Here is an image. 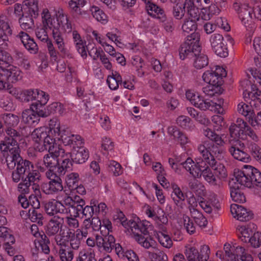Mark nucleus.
I'll list each match as a JSON object with an SVG mask.
<instances>
[{
  "instance_id": "obj_6",
  "label": "nucleus",
  "mask_w": 261,
  "mask_h": 261,
  "mask_svg": "<svg viewBox=\"0 0 261 261\" xmlns=\"http://www.w3.org/2000/svg\"><path fill=\"white\" fill-rule=\"evenodd\" d=\"M7 136H6L4 140L0 143V150L4 156L8 154H13L12 149L18 150V153H20V150L19 147L18 141L21 139L20 134L15 129L6 130Z\"/></svg>"
},
{
  "instance_id": "obj_31",
  "label": "nucleus",
  "mask_w": 261,
  "mask_h": 261,
  "mask_svg": "<svg viewBox=\"0 0 261 261\" xmlns=\"http://www.w3.org/2000/svg\"><path fill=\"white\" fill-rule=\"evenodd\" d=\"M0 118L7 126L6 130L14 129L12 127L17 126L19 122L18 116L11 113L2 114L0 115Z\"/></svg>"
},
{
  "instance_id": "obj_54",
  "label": "nucleus",
  "mask_w": 261,
  "mask_h": 261,
  "mask_svg": "<svg viewBox=\"0 0 261 261\" xmlns=\"http://www.w3.org/2000/svg\"><path fill=\"white\" fill-rule=\"evenodd\" d=\"M103 247V249L105 251L110 252L114 249L115 239L113 235L109 234L104 236Z\"/></svg>"
},
{
  "instance_id": "obj_16",
  "label": "nucleus",
  "mask_w": 261,
  "mask_h": 261,
  "mask_svg": "<svg viewBox=\"0 0 261 261\" xmlns=\"http://www.w3.org/2000/svg\"><path fill=\"white\" fill-rule=\"evenodd\" d=\"M42 192L46 194L58 193L63 190L62 180L59 176H54L48 183H43L41 186Z\"/></svg>"
},
{
  "instance_id": "obj_34",
  "label": "nucleus",
  "mask_w": 261,
  "mask_h": 261,
  "mask_svg": "<svg viewBox=\"0 0 261 261\" xmlns=\"http://www.w3.org/2000/svg\"><path fill=\"white\" fill-rule=\"evenodd\" d=\"M250 8L251 7L247 4H242L241 12L238 14L240 19L246 27L249 24L252 19L251 11H250Z\"/></svg>"
},
{
  "instance_id": "obj_8",
  "label": "nucleus",
  "mask_w": 261,
  "mask_h": 261,
  "mask_svg": "<svg viewBox=\"0 0 261 261\" xmlns=\"http://www.w3.org/2000/svg\"><path fill=\"white\" fill-rule=\"evenodd\" d=\"M229 142L230 145L229 151L235 159L245 163H248L251 161L250 154L245 150L244 143L239 139H230Z\"/></svg>"
},
{
  "instance_id": "obj_18",
  "label": "nucleus",
  "mask_w": 261,
  "mask_h": 261,
  "mask_svg": "<svg viewBox=\"0 0 261 261\" xmlns=\"http://www.w3.org/2000/svg\"><path fill=\"white\" fill-rule=\"evenodd\" d=\"M46 213L49 216H54L58 213L64 214L68 212L61 201L53 200L46 202L44 205Z\"/></svg>"
},
{
  "instance_id": "obj_56",
  "label": "nucleus",
  "mask_w": 261,
  "mask_h": 261,
  "mask_svg": "<svg viewBox=\"0 0 261 261\" xmlns=\"http://www.w3.org/2000/svg\"><path fill=\"white\" fill-rule=\"evenodd\" d=\"M90 222L85 221L84 223L86 228H89L90 226H91L93 230L94 231L99 230L101 229L102 227L101 222L97 217H93L91 219H90Z\"/></svg>"
},
{
  "instance_id": "obj_10",
  "label": "nucleus",
  "mask_w": 261,
  "mask_h": 261,
  "mask_svg": "<svg viewBox=\"0 0 261 261\" xmlns=\"http://www.w3.org/2000/svg\"><path fill=\"white\" fill-rule=\"evenodd\" d=\"M191 103L195 107L202 110L210 109L212 110L215 108L217 113L220 114L225 113L224 101L223 99H218L217 102H214L210 99H189Z\"/></svg>"
},
{
  "instance_id": "obj_62",
  "label": "nucleus",
  "mask_w": 261,
  "mask_h": 261,
  "mask_svg": "<svg viewBox=\"0 0 261 261\" xmlns=\"http://www.w3.org/2000/svg\"><path fill=\"white\" fill-rule=\"evenodd\" d=\"M76 261H97L95 258V254L92 252L81 251Z\"/></svg>"
},
{
  "instance_id": "obj_27",
  "label": "nucleus",
  "mask_w": 261,
  "mask_h": 261,
  "mask_svg": "<svg viewBox=\"0 0 261 261\" xmlns=\"http://www.w3.org/2000/svg\"><path fill=\"white\" fill-rule=\"evenodd\" d=\"M53 146L55 147L54 150H56V151L63 149L59 145L55 143V139L51 138L47 134V137L43 139L42 143L40 145H36L35 149L39 152L43 151L45 150H48V151H49L50 147L51 148Z\"/></svg>"
},
{
  "instance_id": "obj_28",
  "label": "nucleus",
  "mask_w": 261,
  "mask_h": 261,
  "mask_svg": "<svg viewBox=\"0 0 261 261\" xmlns=\"http://www.w3.org/2000/svg\"><path fill=\"white\" fill-rule=\"evenodd\" d=\"M48 99H44V101L38 100L31 105V108L34 109L37 116L42 117H46L50 115L48 106L47 108H44V106L47 103Z\"/></svg>"
},
{
  "instance_id": "obj_64",
  "label": "nucleus",
  "mask_w": 261,
  "mask_h": 261,
  "mask_svg": "<svg viewBox=\"0 0 261 261\" xmlns=\"http://www.w3.org/2000/svg\"><path fill=\"white\" fill-rule=\"evenodd\" d=\"M251 246L254 248H258L261 246V233L256 232L248 240Z\"/></svg>"
},
{
  "instance_id": "obj_12",
  "label": "nucleus",
  "mask_w": 261,
  "mask_h": 261,
  "mask_svg": "<svg viewBox=\"0 0 261 261\" xmlns=\"http://www.w3.org/2000/svg\"><path fill=\"white\" fill-rule=\"evenodd\" d=\"M49 30V28H46L44 24L42 23V28H37L36 30V35L38 39L42 42H46L48 53L52 60L56 61L58 59V55L60 54L59 50H57L51 40L49 38L47 30Z\"/></svg>"
},
{
  "instance_id": "obj_29",
  "label": "nucleus",
  "mask_w": 261,
  "mask_h": 261,
  "mask_svg": "<svg viewBox=\"0 0 261 261\" xmlns=\"http://www.w3.org/2000/svg\"><path fill=\"white\" fill-rule=\"evenodd\" d=\"M229 186L230 189V196L232 199L236 202L244 203L246 201V197L242 192L239 186L235 182L230 181Z\"/></svg>"
},
{
  "instance_id": "obj_5",
  "label": "nucleus",
  "mask_w": 261,
  "mask_h": 261,
  "mask_svg": "<svg viewBox=\"0 0 261 261\" xmlns=\"http://www.w3.org/2000/svg\"><path fill=\"white\" fill-rule=\"evenodd\" d=\"M12 35V30L4 16H0V48H5L8 46L9 37ZM0 61L10 65L13 61L10 54L0 48Z\"/></svg>"
},
{
  "instance_id": "obj_1",
  "label": "nucleus",
  "mask_w": 261,
  "mask_h": 261,
  "mask_svg": "<svg viewBox=\"0 0 261 261\" xmlns=\"http://www.w3.org/2000/svg\"><path fill=\"white\" fill-rule=\"evenodd\" d=\"M42 22L46 28L52 31V36L57 46L62 57L69 56V53L66 46L64 34L61 32L63 30L65 33H69L72 31V25L69 18L65 14L59 13L57 15L56 20L51 16L48 9L43 10L42 14Z\"/></svg>"
},
{
  "instance_id": "obj_26",
  "label": "nucleus",
  "mask_w": 261,
  "mask_h": 261,
  "mask_svg": "<svg viewBox=\"0 0 261 261\" xmlns=\"http://www.w3.org/2000/svg\"><path fill=\"white\" fill-rule=\"evenodd\" d=\"M202 175L205 180L217 189H219L221 188L223 184L222 181L216 178L214 174L212 173L208 166H206V168L202 169Z\"/></svg>"
},
{
  "instance_id": "obj_25",
  "label": "nucleus",
  "mask_w": 261,
  "mask_h": 261,
  "mask_svg": "<svg viewBox=\"0 0 261 261\" xmlns=\"http://www.w3.org/2000/svg\"><path fill=\"white\" fill-rule=\"evenodd\" d=\"M63 219L54 216L48 222L46 233L49 236L56 235L61 229H62Z\"/></svg>"
},
{
  "instance_id": "obj_32",
  "label": "nucleus",
  "mask_w": 261,
  "mask_h": 261,
  "mask_svg": "<svg viewBox=\"0 0 261 261\" xmlns=\"http://www.w3.org/2000/svg\"><path fill=\"white\" fill-rule=\"evenodd\" d=\"M60 156L61 157L62 163L61 165L59 164L58 166V172L60 174H64L65 171L71 170L73 162L70 159V153H65L64 152V154H61Z\"/></svg>"
},
{
  "instance_id": "obj_9",
  "label": "nucleus",
  "mask_w": 261,
  "mask_h": 261,
  "mask_svg": "<svg viewBox=\"0 0 261 261\" xmlns=\"http://www.w3.org/2000/svg\"><path fill=\"white\" fill-rule=\"evenodd\" d=\"M196 11L192 0H185L183 5L177 3L173 7L172 14L176 19H181L187 12L191 18L197 19Z\"/></svg>"
},
{
  "instance_id": "obj_4",
  "label": "nucleus",
  "mask_w": 261,
  "mask_h": 261,
  "mask_svg": "<svg viewBox=\"0 0 261 261\" xmlns=\"http://www.w3.org/2000/svg\"><path fill=\"white\" fill-rule=\"evenodd\" d=\"M234 176L239 184L245 187L261 188V172L251 166L244 165L241 170L235 169Z\"/></svg>"
},
{
  "instance_id": "obj_58",
  "label": "nucleus",
  "mask_w": 261,
  "mask_h": 261,
  "mask_svg": "<svg viewBox=\"0 0 261 261\" xmlns=\"http://www.w3.org/2000/svg\"><path fill=\"white\" fill-rule=\"evenodd\" d=\"M248 148L252 156L257 161L261 163V148L259 146L254 143H251Z\"/></svg>"
},
{
  "instance_id": "obj_40",
  "label": "nucleus",
  "mask_w": 261,
  "mask_h": 261,
  "mask_svg": "<svg viewBox=\"0 0 261 261\" xmlns=\"http://www.w3.org/2000/svg\"><path fill=\"white\" fill-rule=\"evenodd\" d=\"M34 168V166L31 162L23 160L21 157V160L19 161L16 167V169L22 172L24 176L26 175L29 172L32 171Z\"/></svg>"
},
{
  "instance_id": "obj_15",
  "label": "nucleus",
  "mask_w": 261,
  "mask_h": 261,
  "mask_svg": "<svg viewBox=\"0 0 261 261\" xmlns=\"http://www.w3.org/2000/svg\"><path fill=\"white\" fill-rule=\"evenodd\" d=\"M55 147L49 149V153L44 155L43 162L44 165L48 168L56 169L59 165L58 157L61 154H64V149L54 150Z\"/></svg>"
},
{
  "instance_id": "obj_3",
  "label": "nucleus",
  "mask_w": 261,
  "mask_h": 261,
  "mask_svg": "<svg viewBox=\"0 0 261 261\" xmlns=\"http://www.w3.org/2000/svg\"><path fill=\"white\" fill-rule=\"evenodd\" d=\"M226 72L223 68L217 66L215 70L212 68L206 71L202 75L203 80L209 85L203 88L205 95L212 97L218 96L223 92L220 87L223 83V78L226 76Z\"/></svg>"
},
{
  "instance_id": "obj_55",
  "label": "nucleus",
  "mask_w": 261,
  "mask_h": 261,
  "mask_svg": "<svg viewBox=\"0 0 261 261\" xmlns=\"http://www.w3.org/2000/svg\"><path fill=\"white\" fill-rule=\"evenodd\" d=\"M14 58L17 60L19 63L23 65L25 69H28L30 67V63L27 58L23 55V54L19 51L18 50L15 49L14 51Z\"/></svg>"
},
{
  "instance_id": "obj_42",
  "label": "nucleus",
  "mask_w": 261,
  "mask_h": 261,
  "mask_svg": "<svg viewBox=\"0 0 261 261\" xmlns=\"http://www.w3.org/2000/svg\"><path fill=\"white\" fill-rule=\"evenodd\" d=\"M21 71L16 67L8 65V82L16 83L21 79Z\"/></svg>"
},
{
  "instance_id": "obj_63",
  "label": "nucleus",
  "mask_w": 261,
  "mask_h": 261,
  "mask_svg": "<svg viewBox=\"0 0 261 261\" xmlns=\"http://www.w3.org/2000/svg\"><path fill=\"white\" fill-rule=\"evenodd\" d=\"M252 19L254 18L261 20V2H257L252 7H251Z\"/></svg>"
},
{
  "instance_id": "obj_59",
  "label": "nucleus",
  "mask_w": 261,
  "mask_h": 261,
  "mask_svg": "<svg viewBox=\"0 0 261 261\" xmlns=\"http://www.w3.org/2000/svg\"><path fill=\"white\" fill-rule=\"evenodd\" d=\"M75 232L73 229L68 228L65 232L63 229H61L59 231V236H61V240L65 241V246L67 243H68L71 239L74 236Z\"/></svg>"
},
{
  "instance_id": "obj_30",
  "label": "nucleus",
  "mask_w": 261,
  "mask_h": 261,
  "mask_svg": "<svg viewBox=\"0 0 261 261\" xmlns=\"http://www.w3.org/2000/svg\"><path fill=\"white\" fill-rule=\"evenodd\" d=\"M33 17V13H29L24 9L22 16L19 19L20 27L23 30L32 29L34 28Z\"/></svg>"
},
{
  "instance_id": "obj_7",
  "label": "nucleus",
  "mask_w": 261,
  "mask_h": 261,
  "mask_svg": "<svg viewBox=\"0 0 261 261\" xmlns=\"http://www.w3.org/2000/svg\"><path fill=\"white\" fill-rule=\"evenodd\" d=\"M203 135L208 139L213 141L209 145L208 151L210 153L215 159L221 156L223 152L221 147L225 144L222 137L216 134L214 130L209 128L203 129Z\"/></svg>"
},
{
  "instance_id": "obj_44",
  "label": "nucleus",
  "mask_w": 261,
  "mask_h": 261,
  "mask_svg": "<svg viewBox=\"0 0 261 261\" xmlns=\"http://www.w3.org/2000/svg\"><path fill=\"white\" fill-rule=\"evenodd\" d=\"M173 193L171 195L173 200L175 204L178 206L179 202L184 201L185 200V195L180 188L176 184L172 185Z\"/></svg>"
},
{
  "instance_id": "obj_19",
  "label": "nucleus",
  "mask_w": 261,
  "mask_h": 261,
  "mask_svg": "<svg viewBox=\"0 0 261 261\" xmlns=\"http://www.w3.org/2000/svg\"><path fill=\"white\" fill-rule=\"evenodd\" d=\"M69 153L72 162L76 164H83L89 158L88 150L84 148L82 145L74 147L71 152Z\"/></svg>"
},
{
  "instance_id": "obj_49",
  "label": "nucleus",
  "mask_w": 261,
  "mask_h": 261,
  "mask_svg": "<svg viewBox=\"0 0 261 261\" xmlns=\"http://www.w3.org/2000/svg\"><path fill=\"white\" fill-rule=\"evenodd\" d=\"M25 10L29 13H33L34 17L38 15V0L24 1Z\"/></svg>"
},
{
  "instance_id": "obj_53",
  "label": "nucleus",
  "mask_w": 261,
  "mask_h": 261,
  "mask_svg": "<svg viewBox=\"0 0 261 261\" xmlns=\"http://www.w3.org/2000/svg\"><path fill=\"white\" fill-rule=\"evenodd\" d=\"M74 136L72 135L71 136H66L65 133L64 134H62L60 136V138H58L59 139H61L63 143L64 144L65 146H69L73 147V148H74V147H75V146H81L83 145L84 144L83 142H81L79 144L76 143V141L74 140Z\"/></svg>"
},
{
  "instance_id": "obj_24",
  "label": "nucleus",
  "mask_w": 261,
  "mask_h": 261,
  "mask_svg": "<svg viewBox=\"0 0 261 261\" xmlns=\"http://www.w3.org/2000/svg\"><path fill=\"white\" fill-rule=\"evenodd\" d=\"M256 226L253 223H250L246 226H242L238 228V235L241 240L245 243L255 232Z\"/></svg>"
},
{
  "instance_id": "obj_48",
  "label": "nucleus",
  "mask_w": 261,
  "mask_h": 261,
  "mask_svg": "<svg viewBox=\"0 0 261 261\" xmlns=\"http://www.w3.org/2000/svg\"><path fill=\"white\" fill-rule=\"evenodd\" d=\"M224 254L223 255V258H226L228 260L236 261L234 254V246H231L228 243H225L223 248Z\"/></svg>"
},
{
  "instance_id": "obj_61",
  "label": "nucleus",
  "mask_w": 261,
  "mask_h": 261,
  "mask_svg": "<svg viewBox=\"0 0 261 261\" xmlns=\"http://www.w3.org/2000/svg\"><path fill=\"white\" fill-rule=\"evenodd\" d=\"M184 226L187 231L190 234H193L196 231V228L193 221L187 215L183 216Z\"/></svg>"
},
{
  "instance_id": "obj_60",
  "label": "nucleus",
  "mask_w": 261,
  "mask_h": 261,
  "mask_svg": "<svg viewBox=\"0 0 261 261\" xmlns=\"http://www.w3.org/2000/svg\"><path fill=\"white\" fill-rule=\"evenodd\" d=\"M188 185L191 190L199 194H201V191H203L202 189L204 188V186L196 178L189 180Z\"/></svg>"
},
{
  "instance_id": "obj_43",
  "label": "nucleus",
  "mask_w": 261,
  "mask_h": 261,
  "mask_svg": "<svg viewBox=\"0 0 261 261\" xmlns=\"http://www.w3.org/2000/svg\"><path fill=\"white\" fill-rule=\"evenodd\" d=\"M198 17H197V19ZM197 23L194 20H187L185 21L184 23L182 25V29L183 31L185 33H191L190 35H189L187 37V39L186 40L188 39V38L192 36L193 34H197L199 36V34L198 33H196L195 31L197 29Z\"/></svg>"
},
{
  "instance_id": "obj_36",
  "label": "nucleus",
  "mask_w": 261,
  "mask_h": 261,
  "mask_svg": "<svg viewBox=\"0 0 261 261\" xmlns=\"http://www.w3.org/2000/svg\"><path fill=\"white\" fill-rule=\"evenodd\" d=\"M11 152L14 153L13 154L6 155V162L7 167L10 170H13L18 165L19 160H21L20 153H18L17 149H12Z\"/></svg>"
},
{
  "instance_id": "obj_22",
  "label": "nucleus",
  "mask_w": 261,
  "mask_h": 261,
  "mask_svg": "<svg viewBox=\"0 0 261 261\" xmlns=\"http://www.w3.org/2000/svg\"><path fill=\"white\" fill-rule=\"evenodd\" d=\"M213 170L214 174L218 179L221 180L227 176V172L224 165L220 163H218L216 159L211 156V161L207 163Z\"/></svg>"
},
{
  "instance_id": "obj_17",
  "label": "nucleus",
  "mask_w": 261,
  "mask_h": 261,
  "mask_svg": "<svg viewBox=\"0 0 261 261\" xmlns=\"http://www.w3.org/2000/svg\"><path fill=\"white\" fill-rule=\"evenodd\" d=\"M230 211L233 217L240 221H249L253 218L254 215L252 211L237 204L231 205Z\"/></svg>"
},
{
  "instance_id": "obj_2",
  "label": "nucleus",
  "mask_w": 261,
  "mask_h": 261,
  "mask_svg": "<svg viewBox=\"0 0 261 261\" xmlns=\"http://www.w3.org/2000/svg\"><path fill=\"white\" fill-rule=\"evenodd\" d=\"M199 39L200 36L197 34H193L180 45L179 49L180 58L181 60L193 59L194 66L197 69H201L208 63L207 56L201 53Z\"/></svg>"
},
{
  "instance_id": "obj_14",
  "label": "nucleus",
  "mask_w": 261,
  "mask_h": 261,
  "mask_svg": "<svg viewBox=\"0 0 261 261\" xmlns=\"http://www.w3.org/2000/svg\"><path fill=\"white\" fill-rule=\"evenodd\" d=\"M261 104V99H251L249 103L241 102L238 105V112L246 117V120L250 123L251 118H254L255 113L253 110V107H257V103Z\"/></svg>"
},
{
  "instance_id": "obj_50",
  "label": "nucleus",
  "mask_w": 261,
  "mask_h": 261,
  "mask_svg": "<svg viewBox=\"0 0 261 261\" xmlns=\"http://www.w3.org/2000/svg\"><path fill=\"white\" fill-rule=\"evenodd\" d=\"M49 125L50 132L51 133L53 132L55 135L61 136L66 132L64 129H61L60 122L56 118L50 120Z\"/></svg>"
},
{
  "instance_id": "obj_11",
  "label": "nucleus",
  "mask_w": 261,
  "mask_h": 261,
  "mask_svg": "<svg viewBox=\"0 0 261 261\" xmlns=\"http://www.w3.org/2000/svg\"><path fill=\"white\" fill-rule=\"evenodd\" d=\"M210 42L213 51L217 56L222 58L228 56L227 44L222 35L219 33L212 34L210 38Z\"/></svg>"
},
{
  "instance_id": "obj_39",
  "label": "nucleus",
  "mask_w": 261,
  "mask_h": 261,
  "mask_svg": "<svg viewBox=\"0 0 261 261\" xmlns=\"http://www.w3.org/2000/svg\"><path fill=\"white\" fill-rule=\"evenodd\" d=\"M47 137V132L45 127H39L34 130L31 134V137L35 142V146L40 145L43 139Z\"/></svg>"
},
{
  "instance_id": "obj_35",
  "label": "nucleus",
  "mask_w": 261,
  "mask_h": 261,
  "mask_svg": "<svg viewBox=\"0 0 261 261\" xmlns=\"http://www.w3.org/2000/svg\"><path fill=\"white\" fill-rule=\"evenodd\" d=\"M72 37L78 52L82 57L86 58L87 56V51L85 49L84 42L82 39L80 35L76 31H73L72 32Z\"/></svg>"
},
{
  "instance_id": "obj_21",
  "label": "nucleus",
  "mask_w": 261,
  "mask_h": 261,
  "mask_svg": "<svg viewBox=\"0 0 261 261\" xmlns=\"http://www.w3.org/2000/svg\"><path fill=\"white\" fill-rule=\"evenodd\" d=\"M24 47L31 53L36 54L38 52V47L34 40L26 33L21 31L17 36Z\"/></svg>"
},
{
  "instance_id": "obj_51",
  "label": "nucleus",
  "mask_w": 261,
  "mask_h": 261,
  "mask_svg": "<svg viewBox=\"0 0 261 261\" xmlns=\"http://www.w3.org/2000/svg\"><path fill=\"white\" fill-rule=\"evenodd\" d=\"M79 176L76 173H72L68 176L66 183L70 191H75V187L80 184Z\"/></svg>"
},
{
  "instance_id": "obj_52",
  "label": "nucleus",
  "mask_w": 261,
  "mask_h": 261,
  "mask_svg": "<svg viewBox=\"0 0 261 261\" xmlns=\"http://www.w3.org/2000/svg\"><path fill=\"white\" fill-rule=\"evenodd\" d=\"M156 237L160 243L164 247L170 248L173 245L172 241L170 237L162 232L156 234Z\"/></svg>"
},
{
  "instance_id": "obj_47",
  "label": "nucleus",
  "mask_w": 261,
  "mask_h": 261,
  "mask_svg": "<svg viewBox=\"0 0 261 261\" xmlns=\"http://www.w3.org/2000/svg\"><path fill=\"white\" fill-rule=\"evenodd\" d=\"M209 145L210 143L208 142L204 141L203 144H200L198 147L199 152L207 163L211 161V156H212L208 151Z\"/></svg>"
},
{
  "instance_id": "obj_38",
  "label": "nucleus",
  "mask_w": 261,
  "mask_h": 261,
  "mask_svg": "<svg viewBox=\"0 0 261 261\" xmlns=\"http://www.w3.org/2000/svg\"><path fill=\"white\" fill-rule=\"evenodd\" d=\"M107 83L111 90H115L118 88L119 84L122 83V77L118 72H113L112 75L108 76Z\"/></svg>"
},
{
  "instance_id": "obj_57",
  "label": "nucleus",
  "mask_w": 261,
  "mask_h": 261,
  "mask_svg": "<svg viewBox=\"0 0 261 261\" xmlns=\"http://www.w3.org/2000/svg\"><path fill=\"white\" fill-rule=\"evenodd\" d=\"M59 255L61 261H72L73 258V252L70 249L60 248Z\"/></svg>"
},
{
  "instance_id": "obj_37",
  "label": "nucleus",
  "mask_w": 261,
  "mask_h": 261,
  "mask_svg": "<svg viewBox=\"0 0 261 261\" xmlns=\"http://www.w3.org/2000/svg\"><path fill=\"white\" fill-rule=\"evenodd\" d=\"M40 172L38 170L33 169L32 171L29 172L25 175L24 179H27V181L32 185V190H36L38 188V182L40 180Z\"/></svg>"
},
{
  "instance_id": "obj_46",
  "label": "nucleus",
  "mask_w": 261,
  "mask_h": 261,
  "mask_svg": "<svg viewBox=\"0 0 261 261\" xmlns=\"http://www.w3.org/2000/svg\"><path fill=\"white\" fill-rule=\"evenodd\" d=\"M185 253L188 261H201L199 252L195 247H186Z\"/></svg>"
},
{
  "instance_id": "obj_41",
  "label": "nucleus",
  "mask_w": 261,
  "mask_h": 261,
  "mask_svg": "<svg viewBox=\"0 0 261 261\" xmlns=\"http://www.w3.org/2000/svg\"><path fill=\"white\" fill-rule=\"evenodd\" d=\"M191 216L195 223L201 228H205L207 224V219L198 209L190 211Z\"/></svg>"
},
{
  "instance_id": "obj_23",
  "label": "nucleus",
  "mask_w": 261,
  "mask_h": 261,
  "mask_svg": "<svg viewBox=\"0 0 261 261\" xmlns=\"http://www.w3.org/2000/svg\"><path fill=\"white\" fill-rule=\"evenodd\" d=\"M145 9L148 14L152 17L156 18L162 22L166 20L164 10L151 1L146 3Z\"/></svg>"
},
{
  "instance_id": "obj_13",
  "label": "nucleus",
  "mask_w": 261,
  "mask_h": 261,
  "mask_svg": "<svg viewBox=\"0 0 261 261\" xmlns=\"http://www.w3.org/2000/svg\"><path fill=\"white\" fill-rule=\"evenodd\" d=\"M8 92L16 98H45L48 97L49 95L44 91L39 89H29L21 90L15 88H10Z\"/></svg>"
},
{
  "instance_id": "obj_33",
  "label": "nucleus",
  "mask_w": 261,
  "mask_h": 261,
  "mask_svg": "<svg viewBox=\"0 0 261 261\" xmlns=\"http://www.w3.org/2000/svg\"><path fill=\"white\" fill-rule=\"evenodd\" d=\"M22 119L24 123L32 125L34 123H37L40 118L37 115L34 109L31 107L30 109L25 110L22 112Z\"/></svg>"
},
{
  "instance_id": "obj_20",
  "label": "nucleus",
  "mask_w": 261,
  "mask_h": 261,
  "mask_svg": "<svg viewBox=\"0 0 261 261\" xmlns=\"http://www.w3.org/2000/svg\"><path fill=\"white\" fill-rule=\"evenodd\" d=\"M241 86L244 89L243 98H257L261 96V91L259 90L255 85L252 84L249 80H244L241 82Z\"/></svg>"
},
{
  "instance_id": "obj_45",
  "label": "nucleus",
  "mask_w": 261,
  "mask_h": 261,
  "mask_svg": "<svg viewBox=\"0 0 261 261\" xmlns=\"http://www.w3.org/2000/svg\"><path fill=\"white\" fill-rule=\"evenodd\" d=\"M93 16L98 21L101 23H106L108 17L106 14L99 7L93 6L90 8Z\"/></svg>"
}]
</instances>
